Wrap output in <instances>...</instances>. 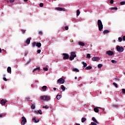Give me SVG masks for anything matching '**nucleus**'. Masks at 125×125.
<instances>
[{"label": "nucleus", "instance_id": "35", "mask_svg": "<svg viewBox=\"0 0 125 125\" xmlns=\"http://www.w3.org/2000/svg\"><path fill=\"white\" fill-rule=\"evenodd\" d=\"M80 13H81V12H80V10H77V16H79V15H80Z\"/></svg>", "mask_w": 125, "mask_h": 125}, {"label": "nucleus", "instance_id": "19", "mask_svg": "<svg viewBox=\"0 0 125 125\" xmlns=\"http://www.w3.org/2000/svg\"><path fill=\"white\" fill-rule=\"evenodd\" d=\"M36 46H37V47H41V46H42V43L41 42H37L36 43Z\"/></svg>", "mask_w": 125, "mask_h": 125}, {"label": "nucleus", "instance_id": "18", "mask_svg": "<svg viewBox=\"0 0 125 125\" xmlns=\"http://www.w3.org/2000/svg\"><path fill=\"white\" fill-rule=\"evenodd\" d=\"M55 9H56V10H58L59 11H62V10H63V9L61 7H56Z\"/></svg>", "mask_w": 125, "mask_h": 125}, {"label": "nucleus", "instance_id": "56", "mask_svg": "<svg viewBox=\"0 0 125 125\" xmlns=\"http://www.w3.org/2000/svg\"><path fill=\"white\" fill-rule=\"evenodd\" d=\"M115 80H117V81H120V79H119V78H115Z\"/></svg>", "mask_w": 125, "mask_h": 125}, {"label": "nucleus", "instance_id": "34", "mask_svg": "<svg viewBox=\"0 0 125 125\" xmlns=\"http://www.w3.org/2000/svg\"><path fill=\"white\" fill-rule=\"evenodd\" d=\"M82 64H83L84 68H85L87 66V64L86 62H83Z\"/></svg>", "mask_w": 125, "mask_h": 125}, {"label": "nucleus", "instance_id": "11", "mask_svg": "<svg viewBox=\"0 0 125 125\" xmlns=\"http://www.w3.org/2000/svg\"><path fill=\"white\" fill-rule=\"evenodd\" d=\"M32 121L35 123V124H37V123H39L40 122V120H38V121L36 120V118H33Z\"/></svg>", "mask_w": 125, "mask_h": 125}, {"label": "nucleus", "instance_id": "25", "mask_svg": "<svg viewBox=\"0 0 125 125\" xmlns=\"http://www.w3.org/2000/svg\"><path fill=\"white\" fill-rule=\"evenodd\" d=\"M72 71H73V72H80V70H79V69H78V68H73V69H72Z\"/></svg>", "mask_w": 125, "mask_h": 125}, {"label": "nucleus", "instance_id": "15", "mask_svg": "<svg viewBox=\"0 0 125 125\" xmlns=\"http://www.w3.org/2000/svg\"><path fill=\"white\" fill-rule=\"evenodd\" d=\"M78 44H79V45H80L81 46H84V43L82 42H78Z\"/></svg>", "mask_w": 125, "mask_h": 125}, {"label": "nucleus", "instance_id": "8", "mask_svg": "<svg viewBox=\"0 0 125 125\" xmlns=\"http://www.w3.org/2000/svg\"><path fill=\"white\" fill-rule=\"evenodd\" d=\"M100 58L98 57H94L92 58V61H99Z\"/></svg>", "mask_w": 125, "mask_h": 125}, {"label": "nucleus", "instance_id": "12", "mask_svg": "<svg viewBox=\"0 0 125 125\" xmlns=\"http://www.w3.org/2000/svg\"><path fill=\"white\" fill-rule=\"evenodd\" d=\"M41 70V68L40 67H37L36 68H34L33 72H35L36 71H37V72H40V70Z\"/></svg>", "mask_w": 125, "mask_h": 125}, {"label": "nucleus", "instance_id": "23", "mask_svg": "<svg viewBox=\"0 0 125 125\" xmlns=\"http://www.w3.org/2000/svg\"><path fill=\"white\" fill-rule=\"evenodd\" d=\"M61 96H62L61 95H57L56 96V98L58 100H60V99L61 98Z\"/></svg>", "mask_w": 125, "mask_h": 125}, {"label": "nucleus", "instance_id": "24", "mask_svg": "<svg viewBox=\"0 0 125 125\" xmlns=\"http://www.w3.org/2000/svg\"><path fill=\"white\" fill-rule=\"evenodd\" d=\"M104 34H108V33H110V31L108 30H105L103 32Z\"/></svg>", "mask_w": 125, "mask_h": 125}, {"label": "nucleus", "instance_id": "48", "mask_svg": "<svg viewBox=\"0 0 125 125\" xmlns=\"http://www.w3.org/2000/svg\"><path fill=\"white\" fill-rule=\"evenodd\" d=\"M110 3L111 4H113L114 3V0H110Z\"/></svg>", "mask_w": 125, "mask_h": 125}, {"label": "nucleus", "instance_id": "54", "mask_svg": "<svg viewBox=\"0 0 125 125\" xmlns=\"http://www.w3.org/2000/svg\"><path fill=\"white\" fill-rule=\"evenodd\" d=\"M123 41H125V36H123Z\"/></svg>", "mask_w": 125, "mask_h": 125}, {"label": "nucleus", "instance_id": "14", "mask_svg": "<svg viewBox=\"0 0 125 125\" xmlns=\"http://www.w3.org/2000/svg\"><path fill=\"white\" fill-rule=\"evenodd\" d=\"M7 71L8 73H9V74H11V67L10 66L8 67Z\"/></svg>", "mask_w": 125, "mask_h": 125}, {"label": "nucleus", "instance_id": "7", "mask_svg": "<svg viewBox=\"0 0 125 125\" xmlns=\"http://www.w3.org/2000/svg\"><path fill=\"white\" fill-rule=\"evenodd\" d=\"M106 54H107L108 56H113L114 52H113V51L108 50L106 52Z\"/></svg>", "mask_w": 125, "mask_h": 125}, {"label": "nucleus", "instance_id": "32", "mask_svg": "<svg viewBox=\"0 0 125 125\" xmlns=\"http://www.w3.org/2000/svg\"><path fill=\"white\" fill-rule=\"evenodd\" d=\"M47 88V86H43L42 87V90H46Z\"/></svg>", "mask_w": 125, "mask_h": 125}, {"label": "nucleus", "instance_id": "51", "mask_svg": "<svg viewBox=\"0 0 125 125\" xmlns=\"http://www.w3.org/2000/svg\"><path fill=\"white\" fill-rule=\"evenodd\" d=\"M39 35H42V31H39Z\"/></svg>", "mask_w": 125, "mask_h": 125}, {"label": "nucleus", "instance_id": "26", "mask_svg": "<svg viewBox=\"0 0 125 125\" xmlns=\"http://www.w3.org/2000/svg\"><path fill=\"white\" fill-rule=\"evenodd\" d=\"M85 121H86V118H82L81 119L82 123H84V122H85Z\"/></svg>", "mask_w": 125, "mask_h": 125}, {"label": "nucleus", "instance_id": "38", "mask_svg": "<svg viewBox=\"0 0 125 125\" xmlns=\"http://www.w3.org/2000/svg\"><path fill=\"white\" fill-rule=\"evenodd\" d=\"M30 98L29 97H26L25 99V101H29Z\"/></svg>", "mask_w": 125, "mask_h": 125}, {"label": "nucleus", "instance_id": "53", "mask_svg": "<svg viewBox=\"0 0 125 125\" xmlns=\"http://www.w3.org/2000/svg\"><path fill=\"white\" fill-rule=\"evenodd\" d=\"M10 2H14V0H10Z\"/></svg>", "mask_w": 125, "mask_h": 125}, {"label": "nucleus", "instance_id": "1", "mask_svg": "<svg viewBox=\"0 0 125 125\" xmlns=\"http://www.w3.org/2000/svg\"><path fill=\"white\" fill-rule=\"evenodd\" d=\"M98 26L99 27V30L102 31L103 29V24H102V21L100 20H98Z\"/></svg>", "mask_w": 125, "mask_h": 125}, {"label": "nucleus", "instance_id": "4", "mask_svg": "<svg viewBox=\"0 0 125 125\" xmlns=\"http://www.w3.org/2000/svg\"><path fill=\"white\" fill-rule=\"evenodd\" d=\"M63 55V60H67V59H69V54L67 53H63L62 54Z\"/></svg>", "mask_w": 125, "mask_h": 125}, {"label": "nucleus", "instance_id": "5", "mask_svg": "<svg viewBox=\"0 0 125 125\" xmlns=\"http://www.w3.org/2000/svg\"><path fill=\"white\" fill-rule=\"evenodd\" d=\"M57 83H58L63 84V83H65V80L62 78H61L58 80Z\"/></svg>", "mask_w": 125, "mask_h": 125}, {"label": "nucleus", "instance_id": "20", "mask_svg": "<svg viewBox=\"0 0 125 125\" xmlns=\"http://www.w3.org/2000/svg\"><path fill=\"white\" fill-rule=\"evenodd\" d=\"M92 69V66H88L85 68V70H91Z\"/></svg>", "mask_w": 125, "mask_h": 125}, {"label": "nucleus", "instance_id": "29", "mask_svg": "<svg viewBox=\"0 0 125 125\" xmlns=\"http://www.w3.org/2000/svg\"><path fill=\"white\" fill-rule=\"evenodd\" d=\"M37 45V43L36 42H34L32 43V47H35Z\"/></svg>", "mask_w": 125, "mask_h": 125}, {"label": "nucleus", "instance_id": "45", "mask_svg": "<svg viewBox=\"0 0 125 125\" xmlns=\"http://www.w3.org/2000/svg\"><path fill=\"white\" fill-rule=\"evenodd\" d=\"M91 125H97V124H96V123H95L94 122H91Z\"/></svg>", "mask_w": 125, "mask_h": 125}, {"label": "nucleus", "instance_id": "22", "mask_svg": "<svg viewBox=\"0 0 125 125\" xmlns=\"http://www.w3.org/2000/svg\"><path fill=\"white\" fill-rule=\"evenodd\" d=\"M94 111L96 113H98V112H99V109H98V108L95 107V108H94Z\"/></svg>", "mask_w": 125, "mask_h": 125}, {"label": "nucleus", "instance_id": "33", "mask_svg": "<svg viewBox=\"0 0 125 125\" xmlns=\"http://www.w3.org/2000/svg\"><path fill=\"white\" fill-rule=\"evenodd\" d=\"M111 10H118V7H111Z\"/></svg>", "mask_w": 125, "mask_h": 125}, {"label": "nucleus", "instance_id": "60", "mask_svg": "<svg viewBox=\"0 0 125 125\" xmlns=\"http://www.w3.org/2000/svg\"><path fill=\"white\" fill-rule=\"evenodd\" d=\"M24 1H28V0H24Z\"/></svg>", "mask_w": 125, "mask_h": 125}, {"label": "nucleus", "instance_id": "3", "mask_svg": "<svg viewBox=\"0 0 125 125\" xmlns=\"http://www.w3.org/2000/svg\"><path fill=\"white\" fill-rule=\"evenodd\" d=\"M116 49L117 51H118V52H123L124 50H125V49L123 46L121 47L120 46H117Z\"/></svg>", "mask_w": 125, "mask_h": 125}, {"label": "nucleus", "instance_id": "52", "mask_svg": "<svg viewBox=\"0 0 125 125\" xmlns=\"http://www.w3.org/2000/svg\"><path fill=\"white\" fill-rule=\"evenodd\" d=\"M122 92H123V93H125V89H122Z\"/></svg>", "mask_w": 125, "mask_h": 125}, {"label": "nucleus", "instance_id": "62", "mask_svg": "<svg viewBox=\"0 0 125 125\" xmlns=\"http://www.w3.org/2000/svg\"><path fill=\"white\" fill-rule=\"evenodd\" d=\"M3 77H5V74H4V75H3Z\"/></svg>", "mask_w": 125, "mask_h": 125}, {"label": "nucleus", "instance_id": "10", "mask_svg": "<svg viewBox=\"0 0 125 125\" xmlns=\"http://www.w3.org/2000/svg\"><path fill=\"white\" fill-rule=\"evenodd\" d=\"M92 120L93 121H94V123H96V124H98V125H99V122L97 121L95 117H92Z\"/></svg>", "mask_w": 125, "mask_h": 125}, {"label": "nucleus", "instance_id": "17", "mask_svg": "<svg viewBox=\"0 0 125 125\" xmlns=\"http://www.w3.org/2000/svg\"><path fill=\"white\" fill-rule=\"evenodd\" d=\"M61 89H62V91H65L66 88L64 86V85H62L61 86Z\"/></svg>", "mask_w": 125, "mask_h": 125}, {"label": "nucleus", "instance_id": "41", "mask_svg": "<svg viewBox=\"0 0 125 125\" xmlns=\"http://www.w3.org/2000/svg\"><path fill=\"white\" fill-rule=\"evenodd\" d=\"M43 70L44 71H48V68L47 67H43Z\"/></svg>", "mask_w": 125, "mask_h": 125}, {"label": "nucleus", "instance_id": "49", "mask_svg": "<svg viewBox=\"0 0 125 125\" xmlns=\"http://www.w3.org/2000/svg\"><path fill=\"white\" fill-rule=\"evenodd\" d=\"M21 32L22 33L24 34V33H25V32H26V30L21 29Z\"/></svg>", "mask_w": 125, "mask_h": 125}, {"label": "nucleus", "instance_id": "28", "mask_svg": "<svg viewBox=\"0 0 125 125\" xmlns=\"http://www.w3.org/2000/svg\"><path fill=\"white\" fill-rule=\"evenodd\" d=\"M35 112L36 113H39L40 115H42V112L41 110H38V111H35Z\"/></svg>", "mask_w": 125, "mask_h": 125}, {"label": "nucleus", "instance_id": "36", "mask_svg": "<svg viewBox=\"0 0 125 125\" xmlns=\"http://www.w3.org/2000/svg\"><path fill=\"white\" fill-rule=\"evenodd\" d=\"M86 58H88V59H90V54H87Z\"/></svg>", "mask_w": 125, "mask_h": 125}, {"label": "nucleus", "instance_id": "9", "mask_svg": "<svg viewBox=\"0 0 125 125\" xmlns=\"http://www.w3.org/2000/svg\"><path fill=\"white\" fill-rule=\"evenodd\" d=\"M7 102V101H6V100L5 99H2L1 101H0V104L1 105H5V103Z\"/></svg>", "mask_w": 125, "mask_h": 125}, {"label": "nucleus", "instance_id": "61", "mask_svg": "<svg viewBox=\"0 0 125 125\" xmlns=\"http://www.w3.org/2000/svg\"><path fill=\"white\" fill-rule=\"evenodd\" d=\"M77 77H75V80H77Z\"/></svg>", "mask_w": 125, "mask_h": 125}, {"label": "nucleus", "instance_id": "55", "mask_svg": "<svg viewBox=\"0 0 125 125\" xmlns=\"http://www.w3.org/2000/svg\"><path fill=\"white\" fill-rule=\"evenodd\" d=\"M0 118H2V114H0Z\"/></svg>", "mask_w": 125, "mask_h": 125}, {"label": "nucleus", "instance_id": "46", "mask_svg": "<svg viewBox=\"0 0 125 125\" xmlns=\"http://www.w3.org/2000/svg\"><path fill=\"white\" fill-rule=\"evenodd\" d=\"M41 52H42V50H41V49H39L37 50L38 53H41Z\"/></svg>", "mask_w": 125, "mask_h": 125}, {"label": "nucleus", "instance_id": "39", "mask_svg": "<svg viewBox=\"0 0 125 125\" xmlns=\"http://www.w3.org/2000/svg\"><path fill=\"white\" fill-rule=\"evenodd\" d=\"M36 108V105L35 104H32L31 105V109H35Z\"/></svg>", "mask_w": 125, "mask_h": 125}, {"label": "nucleus", "instance_id": "27", "mask_svg": "<svg viewBox=\"0 0 125 125\" xmlns=\"http://www.w3.org/2000/svg\"><path fill=\"white\" fill-rule=\"evenodd\" d=\"M103 66V64L100 63V64H98L97 67L99 69H100V68H102Z\"/></svg>", "mask_w": 125, "mask_h": 125}, {"label": "nucleus", "instance_id": "47", "mask_svg": "<svg viewBox=\"0 0 125 125\" xmlns=\"http://www.w3.org/2000/svg\"><path fill=\"white\" fill-rule=\"evenodd\" d=\"M3 81H5V82H7V79H6V78L3 77Z\"/></svg>", "mask_w": 125, "mask_h": 125}, {"label": "nucleus", "instance_id": "43", "mask_svg": "<svg viewBox=\"0 0 125 125\" xmlns=\"http://www.w3.org/2000/svg\"><path fill=\"white\" fill-rule=\"evenodd\" d=\"M39 5H40V7H42V6H43V3H40Z\"/></svg>", "mask_w": 125, "mask_h": 125}, {"label": "nucleus", "instance_id": "37", "mask_svg": "<svg viewBox=\"0 0 125 125\" xmlns=\"http://www.w3.org/2000/svg\"><path fill=\"white\" fill-rule=\"evenodd\" d=\"M111 62H112V63H113L114 64H116V63H117V61L112 60H111Z\"/></svg>", "mask_w": 125, "mask_h": 125}, {"label": "nucleus", "instance_id": "42", "mask_svg": "<svg viewBox=\"0 0 125 125\" xmlns=\"http://www.w3.org/2000/svg\"><path fill=\"white\" fill-rule=\"evenodd\" d=\"M113 107H114V108H119V105L114 104L113 105Z\"/></svg>", "mask_w": 125, "mask_h": 125}, {"label": "nucleus", "instance_id": "57", "mask_svg": "<svg viewBox=\"0 0 125 125\" xmlns=\"http://www.w3.org/2000/svg\"><path fill=\"white\" fill-rule=\"evenodd\" d=\"M53 89H54V90H55H55H56V88L55 87V88H53Z\"/></svg>", "mask_w": 125, "mask_h": 125}, {"label": "nucleus", "instance_id": "59", "mask_svg": "<svg viewBox=\"0 0 125 125\" xmlns=\"http://www.w3.org/2000/svg\"><path fill=\"white\" fill-rule=\"evenodd\" d=\"M0 52H1V48H0Z\"/></svg>", "mask_w": 125, "mask_h": 125}, {"label": "nucleus", "instance_id": "40", "mask_svg": "<svg viewBox=\"0 0 125 125\" xmlns=\"http://www.w3.org/2000/svg\"><path fill=\"white\" fill-rule=\"evenodd\" d=\"M125 3V1H121V2H120L121 5H124Z\"/></svg>", "mask_w": 125, "mask_h": 125}, {"label": "nucleus", "instance_id": "58", "mask_svg": "<svg viewBox=\"0 0 125 125\" xmlns=\"http://www.w3.org/2000/svg\"><path fill=\"white\" fill-rule=\"evenodd\" d=\"M76 125H81L80 124H78V123H76Z\"/></svg>", "mask_w": 125, "mask_h": 125}, {"label": "nucleus", "instance_id": "44", "mask_svg": "<svg viewBox=\"0 0 125 125\" xmlns=\"http://www.w3.org/2000/svg\"><path fill=\"white\" fill-rule=\"evenodd\" d=\"M118 40L119 41V42H122L123 41V39L122 38H121V37H119L118 38Z\"/></svg>", "mask_w": 125, "mask_h": 125}, {"label": "nucleus", "instance_id": "13", "mask_svg": "<svg viewBox=\"0 0 125 125\" xmlns=\"http://www.w3.org/2000/svg\"><path fill=\"white\" fill-rule=\"evenodd\" d=\"M26 42L27 44H30V42H31V38H28L26 40Z\"/></svg>", "mask_w": 125, "mask_h": 125}, {"label": "nucleus", "instance_id": "21", "mask_svg": "<svg viewBox=\"0 0 125 125\" xmlns=\"http://www.w3.org/2000/svg\"><path fill=\"white\" fill-rule=\"evenodd\" d=\"M41 100H45V96H42L40 97Z\"/></svg>", "mask_w": 125, "mask_h": 125}, {"label": "nucleus", "instance_id": "6", "mask_svg": "<svg viewBox=\"0 0 125 125\" xmlns=\"http://www.w3.org/2000/svg\"><path fill=\"white\" fill-rule=\"evenodd\" d=\"M21 119H22V121L21 122V125H24L26 123H27V120L26 119V118H25V117H21Z\"/></svg>", "mask_w": 125, "mask_h": 125}, {"label": "nucleus", "instance_id": "50", "mask_svg": "<svg viewBox=\"0 0 125 125\" xmlns=\"http://www.w3.org/2000/svg\"><path fill=\"white\" fill-rule=\"evenodd\" d=\"M65 29L67 31V30H69V27L68 26H65Z\"/></svg>", "mask_w": 125, "mask_h": 125}, {"label": "nucleus", "instance_id": "16", "mask_svg": "<svg viewBox=\"0 0 125 125\" xmlns=\"http://www.w3.org/2000/svg\"><path fill=\"white\" fill-rule=\"evenodd\" d=\"M45 99L46 101H48V100H50V97L48 96H45Z\"/></svg>", "mask_w": 125, "mask_h": 125}, {"label": "nucleus", "instance_id": "30", "mask_svg": "<svg viewBox=\"0 0 125 125\" xmlns=\"http://www.w3.org/2000/svg\"><path fill=\"white\" fill-rule=\"evenodd\" d=\"M112 84H113V85H114V86H115L116 88H118V84H117V83H113Z\"/></svg>", "mask_w": 125, "mask_h": 125}, {"label": "nucleus", "instance_id": "2", "mask_svg": "<svg viewBox=\"0 0 125 125\" xmlns=\"http://www.w3.org/2000/svg\"><path fill=\"white\" fill-rule=\"evenodd\" d=\"M75 57H77V55H76V52H71L70 56L69 57V60L72 61V60H74Z\"/></svg>", "mask_w": 125, "mask_h": 125}, {"label": "nucleus", "instance_id": "31", "mask_svg": "<svg viewBox=\"0 0 125 125\" xmlns=\"http://www.w3.org/2000/svg\"><path fill=\"white\" fill-rule=\"evenodd\" d=\"M43 109H48V108H49V106L46 105L45 106H42Z\"/></svg>", "mask_w": 125, "mask_h": 125}]
</instances>
